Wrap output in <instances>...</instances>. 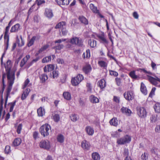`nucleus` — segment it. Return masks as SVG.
I'll return each instance as SVG.
<instances>
[{
	"label": "nucleus",
	"instance_id": "1",
	"mask_svg": "<svg viewBox=\"0 0 160 160\" xmlns=\"http://www.w3.org/2000/svg\"><path fill=\"white\" fill-rule=\"evenodd\" d=\"M5 68L8 86L7 89L6 97L4 104L5 107L6 106L8 98L12 89L15 79V71L11 70L10 68L8 67H6Z\"/></svg>",
	"mask_w": 160,
	"mask_h": 160
},
{
	"label": "nucleus",
	"instance_id": "2",
	"mask_svg": "<svg viewBox=\"0 0 160 160\" xmlns=\"http://www.w3.org/2000/svg\"><path fill=\"white\" fill-rule=\"evenodd\" d=\"M50 128V125L47 123H45L40 127L39 131L41 135L45 137L49 135L51 131Z\"/></svg>",
	"mask_w": 160,
	"mask_h": 160
},
{
	"label": "nucleus",
	"instance_id": "3",
	"mask_svg": "<svg viewBox=\"0 0 160 160\" xmlns=\"http://www.w3.org/2000/svg\"><path fill=\"white\" fill-rule=\"evenodd\" d=\"M131 141V137L130 136L126 135L124 136L118 138L117 142L118 144L124 145L129 143Z\"/></svg>",
	"mask_w": 160,
	"mask_h": 160
},
{
	"label": "nucleus",
	"instance_id": "4",
	"mask_svg": "<svg viewBox=\"0 0 160 160\" xmlns=\"http://www.w3.org/2000/svg\"><path fill=\"white\" fill-rule=\"evenodd\" d=\"M67 43H70L74 45H77L79 47H82L83 46V41L81 39L78 38L73 37L69 39L66 42Z\"/></svg>",
	"mask_w": 160,
	"mask_h": 160
},
{
	"label": "nucleus",
	"instance_id": "5",
	"mask_svg": "<svg viewBox=\"0 0 160 160\" xmlns=\"http://www.w3.org/2000/svg\"><path fill=\"white\" fill-rule=\"evenodd\" d=\"M148 79L152 84L160 88V78L154 76V77L147 75Z\"/></svg>",
	"mask_w": 160,
	"mask_h": 160
},
{
	"label": "nucleus",
	"instance_id": "6",
	"mask_svg": "<svg viewBox=\"0 0 160 160\" xmlns=\"http://www.w3.org/2000/svg\"><path fill=\"white\" fill-rule=\"evenodd\" d=\"M84 77L82 75L78 74L75 77L72 79L71 82L73 86H76L78 85L81 81L83 80Z\"/></svg>",
	"mask_w": 160,
	"mask_h": 160
},
{
	"label": "nucleus",
	"instance_id": "7",
	"mask_svg": "<svg viewBox=\"0 0 160 160\" xmlns=\"http://www.w3.org/2000/svg\"><path fill=\"white\" fill-rule=\"evenodd\" d=\"M137 114L140 117L144 118L146 117L147 112L144 108L138 107L137 108Z\"/></svg>",
	"mask_w": 160,
	"mask_h": 160
},
{
	"label": "nucleus",
	"instance_id": "8",
	"mask_svg": "<svg viewBox=\"0 0 160 160\" xmlns=\"http://www.w3.org/2000/svg\"><path fill=\"white\" fill-rule=\"evenodd\" d=\"M124 96L125 99L128 101L132 100L134 97V93L132 91H128L125 92Z\"/></svg>",
	"mask_w": 160,
	"mask_h": 160
},
{
	"label": "nucleus",
	"instance_id": "9",
	"mask_svg": "<svg viewBox=\"0 0 160 160\" xmlns=\"http://www.w3.org/2000/svg\"><path fill=\"white\" fill-rule=\"evenodd\" d=\"M40 148L48 149L50 147V142L48 141H42L39 144Z\"/></svg>",
	"mask_w": 160,
	"mask_h": 160
},
{
	"label": "nucleus",
	"instance_id": "10",
	"mask_svg": "<svg viewBox=\"0 0 160 160\" xmlns=\"http://www.w3.org/2000/svg\"><path fill=\"white\" fill-rule=\"evenodd\" d=\"M121 111L122 113L128 116H130L132 113V112L131 110L127 107H124L121 108Z\"/></svg>",
	"mask_w": 160,
	"mask_h": 160
},
{
	"label": "nucleus",
	"instance_id": "11",
	"mask_svg": "<svg viewBox=\"0 0 160 160\" xmlns=\"http://www.w3.org/2000/svg\"><path fill=\"white\" fill-rule=\"evenodd\" d=\"M82 70L85 74H88L91 72L92 68L89 64H86L83 66Z\"/></svg>",
	"mask_w": 160,
	"mask_h": 160
},
{
	"label": "nucleus",
	"instance_id": "12",
	"mask_svg": "<svg viewBox=\"0 0 160 160\" xmlns=\"http://www.w3.org/2000/svg\"><path fill=\"white\" fill-rule=\"evenodd\" d=\"M90 145L89 142L86 140L83 141L81 142V147L85 150H88L90 148Z\"/></svg>",
	"mask_w": 160,
	"mask_h": 160
},
{
	"label": "nucleus",
	"instance_id": "13",
	"mask_svg": "<svg viewBox=\"0 0 160 160\" xmlns=\"http://www.w3.org/2000/svg\"><path fill=\"white\" fill-rule=\"evenodd\" d=\"M85 129L88 135H93L94 132V131L93 127H92L90 126H88L86 127Z\"/></svg>",
	"mask_w": 160,
	"mask_h": 160
},
{
	"label": "nucleus",
	"instance_id": "14",
	"mask_svg": "<svg viewBox=\"0 0 160 160\" xmlns=\"http://www.w3.org/2000/svg\"><path fill=\"white\" fill-rule=\"evenodd\" d=\"M55 68V66L53 64H48L44 68V72H49L53 71Z\"/></svg>",
	"mask_w": 160,
	"mask_h": 160
},
{
	"label": "nucleus",
	"instance_id": "15",
	"mask_svg": "<svg viewBox=\"0 0 160 160\" xmlns=\"http://www.w3.org/2000/svg\"><path fill=\"white\" fill-rule=\"evenodd\" d=\"M44 14L45 15L49 18H51L53 16L52 10L50 9H46Z\"/></svg>",
	"mask_w": 160,
	"mask_h": 160
},
{
	"label": "nucleus",
	"instance_id": "16",
	"mask_svg": "<svg viewBox=\"0 0 160 160\" xmlns=\"http://www.w3.org/2000/svg\"><path fill=\"white\" fill-rule=\"evenodd\" d=\"M71 0H56L58 4L59 5H67L69 4Z\"/></svg>",
	"mask_w": 160,
	"mask_h": 160
},
{
	"label": "nucleus",
	"instance_id": "17",
	"mask_svg": "<svg viewBox=\"0 0 160 160\" xmlns=\"http://www.w3.org/2000/svg\"><path fill=\"white\" fill-rule=\"evenodd\" d=\"M98 37L100 41L101 42L105 44L108 43V41L106 39L103 33L101 35H98Z\"/></svg>",
	"mask_w": 160,
	"mask_h": 160
},
{
	"label": "nucleus",
	"instance_id": "18",
	"mask_svg": "<svg viewBox=\"0 0 160 160\" xmlns=\"http://www.w3.org/2000/svg\"><path fill=\"white\" fill-rule=\"evenodd\" d=\"M98 85L101 89L104 88L106 86V83L104 79H102L98 82Z\"/></svg>",
	"mask_w": 160,
	"mask_h": 160
},
{
	"label": "nucleus",
	"instance_id": "19",
	"mask_svg": "<svg viewBox=\"0 0 160 160\" xmlns=\"http://www.w3.org/2000/svg\"><path fill=\"white\" fill-rule=\"evenodd\" d=\"M109 123L112 126L117 127L118 125V120L116 118H113L109 121Z\"/></svg>",
	"mask_w": 160,
	"mask_h": 160
},
{
	"label": "nucleus",
	"instance_id": "20",
	"mask_svg": "<svg viewBox=\"0 0 160 160\" xmlns=\"http://www.w3.org/2000/svg\"><path fill=\"white\" fill-rule=\"evenodd\" d=\"M38 39V37L35 36H33L28 41L27 44L28 47H30L34 43L35 41L37 39Z\"/></svg>",
	"mask_w": 160,
	"mask_h": 160
},
{
	"label": "nucleus",
	"instance_id": "21",
	"mask_svg": "<svg viewBox=\"0 0 160 160\" xmlns=\"http://www.w3.org/2000/svg\"><path fill=\"white\" fill-rule=\"evenodd\" d=\"M20 27V25L17 23L14 26H12L10 30L11 32H17L19 29Z\"/></svg>",
	"mask_w": 160,
	"mask_h": 160
},
{
	"label": "nucleus",
	"instance_id": "22",
	"mask_svg": "<svg viewBox=\"0 0 160 160\" xmlns=\"http://www.w3.org/2000/svg\"><path fill=\"white\" fill-rule=\"evenodd\" d=\"M63 96L64 98L67 100H70L71 99V94L68 92H63Z\"/></svg>",
	"mask_w": 160,
	"mask_h": 160
},
{
	"label": "nucleus",
	"instance_id": "23",
	"mask_svg": "<svg viewBox=\"0 0 160 160\" xmlns=\"http://www.w3.org/2000/svg\"><path fill=\"white\" fill-rule=\"evenodd\" d=\"M59 75L58 71L55 70L51 72L50 73V77L53 78H57Z\"/></svg>",
	"mask_w": 160,
	"mask_h": 160
},
{
	"label": "nucleus",
	"instance_id": "24",
	"mask_svg": "<svg viewBox=\"0 0 160 160\" xmlns=\"http://www.w3.org/2000/svg\"><path fill=\"white\" fill-rule=\"evenodd\" d=\"M89 8L93 13H96L98 12L99 10L93 4L90 3L89 4Z\"/></svg>",
	"mask_w": 160,
	"mask_h": 160
},
{
	"label": "nucleus",
	"instance_id": "25",
	"mask_svg": "<svg viewBox=\"0 0 160 160\" xmlns=\"http://www.w3.org/2000/svg\"><path fill=\"white\" fill-rule=\"evenodd\" d=\"M66 25V22H65L62 21L58 23L56 26L55 28H61L62 29L65 28Z\"/></svg>",
	"mask_w": 160,
	"mask_h": 160
},
{
	"label": "nucleus",
	"instance_id": "26",
	"mask_svg": "<svg viewBox=\"0 0 160 160\" xmlns=\"http://www.w3.org/2000/svg\"><path fill=\"white\" fill-rule=\"evenodd\" d=\"M37 112L38 116L42 117L45 114L44 109L42 107H40L38 109Z\"/></svg>",
	"mask_w": 160,
	"mask_h": 160
},
{
	"label": "nucleus",
	"instance_id": "27",
	"mask_svg": "<svg viewBox=\"0 0 160 160\" xmlns=\"http://www.w3.org/2000/svg\"><path fill=\"white\" fill-rule=\"evenodd\" d=\"M49 47V45L46 44L43 46L38 51V52L36 53L37 55H38L40 53L46 50Z\"/></svg>",
	"mask_w": 160,
	"mask_h": 160
},
{
	"label": "nucleus",
	"instance_id": "28",
	"mask_svg": "<svg viewBox=\"0 0 160 160\" xmlns=\"http://www.w3.org/2000/svg\"><path fill=\"white\" fill-rule=\"evenodd\" d=\"M140 90L141 92L144 94L145 95L147 94V92L146 87L144 84L142 82L141 83Z\"/></svg>",
	"mask_w": 160,
	"mask_h": 160
},
{
	"label": "nucleus",
	"instance_id": "29",
	"mask_svg": "<svg viewBox=\"0 0 160 160\" xmlns=\"http://www.w3.org/2000/svg\"><path fill=\"white\" fill-rule=\"evenodd\" d=\"M22 141L19 138H16L13 142V145L14 146L19 145L21 143Z\"/></svg>",
	"mask_w": 160,
	"mask_h": 160
},
{
	"label": "nucleus",
	"instance_id": "30",
	"mask_svg": "<svg viewBox=\"0 0 160 160\" xmlns=\"http://www.w3.org/2000/svg\"><path fill=\"white\" fill-rule=\"evenodd\" d=\"M88 43L92 48H94L96 46L97 42L96 40L90 39L88 40Z\"/></svg>",
	"mask_w": 160,
	"mask_h": 160
},
{
	"label": "nucleus",
	"instance_id": "31",
	"mask_svg": "<svg viewBox=\"0 0 160 160\" xmlns=\"http://www.w3.org/2000/svg\"><path fill=\"white\" fill-rule=\"evenodd\" d=\"M6 78V74H2V92H0V94H1V96H2V94L3 93V92L5 88V85L4 83V78Z\"/></svg>",
	"mask_w": 160,
	"mask_h": 160
},
{
	"label": "nucleus",
	"instance_id": "32",
	"mask_svg": "<svg viewBox=\"0 0 160 160\" xmlns=\"http://www.w3.org/2000/svg\"><path fill=\"white\" fill-rule=\"evenodd\" d=\"M79 19L80 21L82 23H83L85 25H87L88 24V21L85 17L83 16H79Z\"/></svg>",
	"mask_w": 160,
	"mask_h": 160
},
{
	"label": "nucleus",
	"instance_id": "33",
	"mask_svg": "<svg viewBox=\"0 0 160 160\" xmlns=\"http://www.w3.org/2000/svg\"><path fill=\"white\" fill-rule=\"evenodd\" d=\"M90 101L93 103H98L99 101L98 99L93 95H91L90 97Z\"/></svg>",
	"mask_w": 160,
	"mask_h": 160
},
{
	"label": "nucleus",
	"instance_id": "34",
	"mask_svg": "<svg viewBox=\"0 0 160 160\" xmlns=\"http://www.w3.org/2000/svg\"><path fill=\"white\" fill-rule=\"evenodd\" d=\"M40 78L41 82L43 83L45 82L46 80L48 79V77L46 74L44 73L40 76Z\"/></svg>",
	"mask_w": 160,
	"mask_h": 160
},
{
	"label": "nucleus",
	"instance_id": "35",
	"mask_svg": "<svg viewBox=\"0 0 160 160\" xmlns=\"http://www.w3.org/2000/svg\"><path fill=\"white\" fill-rule=\"evenodd\" d=\"M154 108L155 112L160 113V103H156L154 106Z\"/></svg>",
	"mask_w": 160,
	"mask_h": 160
},
{
	"label": "nucleus",
	"instance_id": "36",
	"mask_svg": "<svg viewBox=\"0 0 160 160\" xmlns=\"http://www.w3.org/2000/svg\"><path fill=\"white\" fill-rule=\"evenodd\" d=\"M17 124H15V127L16 129V131L18 134L21 133V132L22 129V124L21 123L19 124L17 127L16 126Z\"/></svg>",
	"mask_w": 160,
	"mask_h": 160
},
{
	"label": "nucleus",
	"instance_id": "37",
	"mask_svg": "<svg viewBox=\"0 0 160 160\" xmlns=\"http://www.w3.org/2000/svg\"><path fill=\"white\" fill-rule=\"evenodd\" d=\"M92 156L94 160H100L99 155L96 152L92 153Z\"/></svg>",
	"mask_w": 160,
	"mask_h": 160
},
{
	"label": "nucleus",
	"instance_id": "38",
	"mask_svg": "<svg viewBox=\"0 0 160 160\" xmlns=\"http://www.w3.org/2000/svg\"><path fill=\"white\" fill-rule=\"evenodd\" d=\"M57 140L58 142L62 143L64 141V137L62 135L59 134L57 136Z\"/></svg>",
	"mask_w": 160,
	"mask_h": 160
},
{
	"label": "nucleus",
	"instance_id": "39",
	"mask_svg": "<svg viewBox=\"0 0 160 160\" xmlns=\"http://www.w3.org/2000/svg\"><path fill=\"white\" fill-rule=\"evenodd\" d=\"M129 75L130 77L133 79H136L138 77V76L135 74V72L134 71H132L129 72Z\"/></svg>",
	"mask_w": 160,
	"mask_h": 160
},
{
	"label": "nucleus",
	"instance_id": "40",
	"mask_svg": "<svg viewBox=\"0 0 160 160\" xmlns=\"http://www.w3.org/2000/svg\"><path fill=\"white\" fill-rule=\"evenodd\" d=\"M9 28L10 27L8 26H7L6 28L4 36V38L5 39H7L8 38L9 39V35L8 34V33L9 29Z\"/></svg>",
	"mask_w": 160,
	"mask_h": 160
},
{
	"label": "nucleus",
	"instance_id": "41",
	"mask_svg": "<svg viewBox=\"0 0 160 160\" xmlns=\"http://www.w3.org/2000/svg\"><path fill=\"white\" fill-rule=\"evenodd\" d=\"M98 64L101 67L103 68H105L107 67V63L103 61H100L98 62Z\"/></svg>",
	"mask_w": 160,
	"mask_h": 160
},
{
	"label": "nucleus",
	"instance_id": "42",
	"mask_svg": "<svg viewBox=\"0 0 160 160\" xmlns=\"http://www.w3.org/2000/svg\"><path fill=\"white\" fill-rule=\"evenodd\" d=\"M158 120V116L157 115H152L150 117L151 122L153 123Z\"/></svg>",
	"mask_w": 160,
	"mask_h": 160
},
{
	"label": "nucleus",
	"instance_id": "43",
	"mask_svg": "<svg viewBox=\"0 0 160 160\" xmlns=\"http://www.w3.org/2000/svg\"><path fill=\"white\" fill-rule=\"evenodd\" d=\"M68 43L65 46L66 48L72 50H74L75 48L74 45L72 43Z\"/></svg>",
	"mask_w": 160,
	"mask_h": 160
},
{
	"label": "nucleus",
	"instance_id": "44",
	"mask_svg": "<svg viewBox=\"0 0 160 160\" xmlns=\"http://www.w3.org/2000/svg\"><path fill=\"white\" fill-rule=\"evenodd\" d=\"M151 152L152 154L158 156L159 152V150L157 148H154L152 149Z\"/></svg>",
	"mask_w": 160,
	"mask_h": 160
},
{
	"label": "nucleus",
	"instance_id": "45",
	"mask_svg": "<svg viewBox=\"0 0 160 160\" xmlns=\"http://www.w3.org/2000/svg\"><path fill=\"white\" fill-rule=\"evenodd\" d=\"M51 56H48L44 58L42 60V62L43 63L47 62L50 61L51 60Z\"/></svg>",
	"mask_w": 160,
	"mask_h": 160
},
{
	"label": "nucleus",
	"instance_id": "46",
	"mask_svg": "<svg viewBox=\"0 0 160 160\" xmlns=\"http://www.w3.org/2000/svg\"><path fill=\"white\" fill-rule=\"evenodd\" d=\"M83 58H89L90 57V50L89 49L87 50L85 52L83 53Z\"/></svg>",
	"mask_w": 160,
	"mask_h": 160
},
{
	"label": "nucleus",
	"instance_id": "47",
	"mask_svg": "<svg viewBox=\"0 0 160 160\" xmlns=\"http://www.w3.org/2000/svg\"><path fill=\"white\" fill-rule=\"evenodd\" d=\"M70 117L71 120L73 122H76L78 120V117L76 114H72Z\"/></svg>",
	"mask_w": 160,
	"mask_h": 160
},
{
	"label": "nucleus",
	"instance_id": "48",
	"mask_svg": "<svg viewBox=\"0 0 160 160\" xmlns=\"http://www.w3.org/2000/svg\"><path fill=\"white\" fill-rule=\"evenodd\" d=\"M53 118L55 122H58L60 120V117L58 114H55L53 116Z\"/></svg>",
	"mask_w": 160,
	"mask_h": 160
},
{
	"label": "nucleus",
	"instance_id": "49",
	"mask_svg": "<svg viewBox=\"0 0 160 160\" xmlns=\"http://www.w3.org/2000/svg\"><path fill=\"white\" fill-rule=\"evenodd\" d=\"M15 103L16 101H14L13 102H12L9 103V106L10 107L9 111L10 112H12V111L15 105Z\"/></svg>",
	"mask_w": 160,
	"mask_h": 160
},
{
	"label": "nucleus",
	"instance_id": "50",
	"mask_svg": "<svg viewBox=\"0 0 160 160\" xmlns=\"http://www.w3.org/2000/svg\"><path fill=\"white\" fill-rule=\"evenodd\" d=\"M87 91L88 92L91 93L92 91V87L90 83H87L86 85Z\"/></svg>",
	"mask_w": 160,
	"mask_h": 160
},
{
	"label": "nucleus",
	"instance_id": "51",
	"mask_svg": "<svg viewBox=\"0 0 160 160\" xmlns=\"http://www.w3.org/2000/svg\"><path fill=\"white\" fill-rule=\"evenodd\" d=\"M141 158L142 160H147L148 159V153L144 152L142 155Z\"/></svg>",
	"mask_w": 160,
	"mask_h": 160
},
{
	"label": "nucleus",
	"instance_id": "52",
	"mask_svg": "<svg viewBox=\"0 0 160 160\" xmlns=\"http://www.w3.org/2000/svg\"><path fill=\"white\" fill-rule=\"evenodd\" d=\"M120 134L117 131L113 132L112 133V136L114 138L118 137L120 136Z\"/></svg>",
	"mask_w": 160,
	"mask_h": 160
},
{
	"label": "nucleus",
	"instance_id": "53",
	"mask_svg": "<svg viewBox=\"0 0 160 160\" xmlns=\"http://www.w3.org/2000/svg\"><path fill=\"white\" fill-rule=\"evenodd\" d=\"M109 72L110 75L112 76L117 77L118 75V72L113 70H110Z\"/></svg>",
	"mask_w": 160,
	"mask_h": 160
},
{
	"label": "nucleus",
	"instance_id": "54",
	"mask_svg": "<svg viewBox=\"0 0 160 160\" xmlns=\"http://www.w3.org/2000/svg\"><path fill=\"white\" fill-rule=\"evenodd\" d=\"M11 151L10 147L9 146H6L5 147L4 152L8 154Z\"/></svg>",
	"mask_w": 160,
	"mask_h": 160
},
{
	"label": "nucleus",
	"instance_id": "55",
	"mask_svg": "<svg viewBox=\"0 0 160 160\" xmlns=\"http://www.w3.org/2000/svg\"><path fill=\"white\" fill-rule=\"evenodd\" d=\"M64 45L62 44H59L58 46L54 47L55 49L60 50L63 48Z\"/></svg>",
	"mask_w": 160,
	"mask_h": 160
},
{
	"label": "nucleus",
	"instance_id": "56",
	"mask_svg": "<svg viewBox=\"0 0 160 160\" xmlns=\"http://www.w3.org/2000/svg\"><path fill=\"white\" fill-rule=\"evenodd\" d=\"M29 82L30 81L28 79V78L27 79H26L24 82V85L22 87V88L24 89L27 86H28V84Z\"/></svg>",
	"mask_w": 160,
	"mask_h": 160
},
{
	"label": "nucleus",
	"instance_id": "57",
	"mask_svg": "<svg viewBox=\"0 0 160 160\" xmlns=\"http://www.w3.org/2000/svg\"><path fill=\"white\" fill-rule=\"evenodd\" d=\"M117 85L118 86H120L121 83V79L120 78H117L115 79Z\"/></svg>",
	"mask_w": 160,
	"mask_h": 160
},
{
	"label": "nucleus",
	"instance_id": "58",
	"mask_svg": "<svg viewBox=\"0 0 160 160\" xmlns=\"http://www.w3.org/2000/svg\"><path fill=\"white\" fill-rule=\"evenodd\" d=\"M123 155L125 156H126V157H129V150L128 149L125 148L124 149Z\"/></svg>",
	"mask_w": 160,
	"mask_h": 160
},
{
	"label": "nucleus",
	"instance_id": "59",
	"mask_svg": "<svg viewBox=\"0 0 160 160\" xmlns=\"http://www.w3.org/2000/svg\"><path fill=\"white\" fill-rule=\"evenodd\" d=\"M36 2H37V5L38 6L40 5L41 4L44 3L45 2L44 0H36Z\"/></svg>",
	"mask_w": 160,
	"mask_h": 160
},
{
	"label": "nucleus",
	"instance_id": "60",
	"mask_svg": "<svg viewBox=\"0 0 160 160\" xmlns=\"http://www.w3.org/2000/svg\"><path fill=\"white\" fill-rule=\"evenodd\" d=\"M113 100L116 103H119L120 102L119 98L118 97L114 96L113 97Z\"/></svg>",
	"mask_w": 160,
	"mask_h": 160
},
{
	"label": "nucleus",
	"instance_id": "61",
	"mask_svg": "<svg viewBox=\"0 0 160 160\" xmlns=\"http://www.w3.org/2000/svg\"><path fill=\"white\" fill-rule=\"evenodd\" d=\"M155 130L156 132L160 133V125H158L156 127Z\"/></svg>",
	"mask_w": 160,
	"mask_h": 160
},
{
	"label": "nucleus",
	"instance_id": "62",
	"mask_svg": "<svg viewBox=\"0 0 160 160\" xmlns=\"http://www.w3.org/2000/svg\"><path fill=\"white\" fill-rule=\"evenodd\" d=\"M28 96V94H27L23 92V93L22 94L21 99H22V100H24Z\"/></svg>",
	"mask_w": 160,
	"mask_h": 160
},
{
	"label": "nucleus",
	"instance_id": "63",
	"mask_svg": "<svg viewBox=\"0 0 160 160\" xmlns=\"http://www.w3.org/2000/svg\"><path fill=\"white\" fill-rule=\"evenodd\" d=\"M38 133L37 132H35L33 133V138L35 139H37L38 138Z\"/></svg>",
	"mask_w": 160,
	"mask_h": 160
},
{
	"label": "nucleus",
	"instance_id": "64",
	"mask_svg": "<svg viewBox=\"0 0 160 160\" xmlns=\"http://www.w3.org/2000/svg\"><path fill=\"white\" fill-rule=\"evenodd\" d=\"M133 16L136 19H138L139 16L137 12H134L133 13Z\"/></svg>",
	"mask_w": 160,
	"mask_h": 160
}]
</instances>
